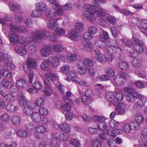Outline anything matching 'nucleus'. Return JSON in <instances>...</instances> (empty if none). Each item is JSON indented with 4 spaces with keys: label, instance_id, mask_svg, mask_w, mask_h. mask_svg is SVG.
<instances>
[{
    "label": "nucleus",
    "instance_id": "f704fd0d",
    "mask_svg": "<svg viewBox=\"0 0 147 147\" xmlns=\"http://www.w3.org/2000/svg\"><path fill=\"white\" fill-rule=\"evenodd\" d=\"M94 12L97 16L100 17L105 16L107 14V11L102 8L97 9L96 10L94 9Z\"/></svg>",
    "mask_w": 147,
    "mask_h": 147
},
{
    "label": "nucleus",
    "instance_id": "0eeeda50",
    "mask_svg": "<svg viewBox=\"0 0 147 147\" xmlns=\"http://www.w3.org/2000/svg\"><path fill=\"white\" fill-rule=\"evenodd\" d=\"M94 92L91 89L88 88L84 92V95L82 96L81 99L86 105H89L93 100Z\"/></svg>",
    "mask_w": 147,
    "mask_h": 147
},
{
    "label": "nucleus",
    "instance_id": "a19ab883",
    "mask_svg": "<svg viewBox=\"0 0 147 147\" xmlns=\"http://www.w3.org/2000/svg\"><path fill=\"white\" fill-rule=\"evenodd\" d=\"M0 118L1 121L5 123L9 122L10 119L9 115L6 113H2L1 115Z\"/></svg>",
    "mask_w": 147,
    "mask_h": 147
},
{
    "label": "nucleus",
    "instance_id": "37998d69",
    "mask_svg": "<svg viewBox=\"0 0 147 147\" xmlns=\"http://www.w3.org/2000/svg\"><path fill=\"white\" fill-rule=\"evenodd\" d=\"M129 123L132 130H136L139 129L140 126L139 123L135 121H132Z\"/></svg>",
    "mask_w": 147,
    "mask_h": 147
},
{
    "label": "nucleus",
    "instance_id": "f8f14e48",
    "mask_svg": "<svg viewBox=\"0 0 147 147\" xmlns=\"http://www.w3.org/2000/svg\"><path fill=\"white\" fill-rule=\"evenodd\" d=\"M0 94L8 102H13L16 100V98L11 93H7L4 90H0Z\"/></svg>",
    "mask_w": 147,
    "mask_h": 147
},
{
    "label": "nucleus",
    "instance_id": "cd10ccee",
    "mask_svg": "<svg viewBox=\"0 0 147 147\" xmlns=\"http://www.w3.org/2000/svg\"><path fill=\"white\" fill-rule=\"evenodd\" d=\"M96 61L88 58L84 59L81 63L87 67L88 66H92L95 64Z\"/></svg>",
    "mask_w": 147,
    "mask_h": 147
},
{
    "label": "nucleus",
    "instance_id": "4d7b16f0",
    "mask_svg": "<svg viewBox=\"0 0 147 147\" xmlns=\"http://www.w3.org/2000/svg\"><path fill=\"white\" fill-rule=\"evenodd\" d=\"M120 69L123 70H127L128 67V63L125 61H121L118 64Z\"/></svg>",
    "mask_w": 147,
    "mask_h": 147
},
{
    "label": "nucleus",
    "instance_id": "338daca9",
    "mask_svg": "<svg viewBox=\"0 0 147 147\" xmlns=\"http://www.w3.org/2000/svg\"><path fill=\"white\" fill-rule=\"evenodd\" d=\"M71 105L68 103L63 105L61 106V109L63 113H64L65 111L67 112L69 111L71 109Z\"/></svg>",
    "mask_w": 147,
    "mask_h": 147
},
{
    "label": "nucleus",
    "instance_id": "e433bc0d",
    "mask_svg": "<svg viewBox=\"0 0 147 147\" xmlns=\"http://www.w3.org/2000/svg\"><path fill=\"white\" fill-rule=\"evenodd\" d=\"M18 102L19 105L23 107H25L28 103L26 98L24 96H21L19 97L18 98Z\"/></svg>",
    "mask_w": 147,
    "mask_h": 147
},
{
    "label": "nucleus",
    "instance_id": "58836bf2",
    "mask_svg": "<svg viewBox=\"0 0 147 147\" xmlns=\"http://www.w3.org/2000/svg\"><path fill=\"white\" fill-rule=\"evenodd\" d=\"M92 147H101V143L100 140L97 138H94L91 141Z\"/></svg>",
    "mask_w": 147,
    "mask_h": 147
},
{
    "label": "nucleus",
    "instance_id": "f03ea898",
    "mask_svg": "<svg viewBox=\"0 0 147 147\" xmlns=\"http://www.w3.org/2000/svg\"><path fill=\"white\" fill-rule=\"evenodd\" d=\"M116 43L114 45L112 44L111 42L110 41L100 40L95 42V44L96 46L101 48H105L106 46L107 52L110 55H113L115 53H119L122 51L120 46L119 45L117 41H115Z\"/></svg>",
    "mask_w": 147,
    "mask_h": 147
},
{
    "label": "nucleus",
    "instance_id": "3c124183",
    "mask_svg": "<svg viewBox=\"0 0 147 147\" xmlns=\"http://www.w3.org/2000/svg\"><path fill=\"white\" fill-rule=\"evenodd\" d=\"M31 35L32 37H29L26 38V39L27 41H28L29 42H32L33 41L38 42L36 41V38L37 36H38L36 33V30H35L34 32L32 33Z\"/></svg>",
    "mask_w": 147,
    "mask_h": 147
},
{
    "label": "nucleus",
    "instance_id": "bf43d9fd",
    "mask_svg": "<svg viewBox=\"0 0 147 147\" xmlns=\"http://www.w3.org/2000/svg\"><path fill=\"white\" fill-rule=\"evenodd\" d=\"M68 134L66 133H60L59 134V138L61 141H65L68 140Z\"/></svg>",
    "mask_w": 147,
    "mask_h": 147
},
{
    "label": "nucleus",
    "instance_id": "4c0bfd02",
    "mask_svg": "<svg viewBox=\"0 0 147 147\" xmlns=\"http://www.w3.org/2000/svg\"><path fill=\"white\" fill-rule=\"evenodd\" d=\"M16 133L19 137L22 138L28 137L29 134L28 132L26 130L24 129L18 130Z\"/></svg>",
    "mask_w": 147,
    "mask_h": 147
},
{
    "label": "nucleus",
    "instance_id": "13d9d810",
    "mask_svg": "<svg viewBox=\"0 0 147 147\" xmlns=\"http://www.w3.org/2000/svg\"><path fill=\"white\" fill-rule=\"evenodd\" d=\"M124 95L123 93H117L115 95V100L114 102H120V101H122L124 98Z\"/></svg>",
    "mask_w": 147,
    "mask_h": 147
},
{
    "label": "nucleus",
    "instance_id": "6e6552de",
    "mask_svg": "<svg viewBox=\"0 0 147 147\" xmlns=\"http://www.w3.org/2000/svg\"><path fill=\"white\" fill-rule=\"evenodd\" d=\"M124 91L126 92V99L128 102H134L136 100L139 94L134 91H131V88L125 87L123 88Z\"/></svg>",
    "mask_w": 147,
    "mask_h": 147
},
{
    "label": "nucleus",
    "instance_id": "393cba45",
    "mask_svg": "<svg viewBox=\"0 0 147 147\" xmlns=\"http://www.w3.org/2000/svg\"><path fill=\"white\" fill-rule=\"evenodd\" d=\"M51 48L55 53L61 52L65 50V48L62 45L56 44L53 45Z\"/></svg>",
    "mask_w": 147,
    "mask_h": 147
},
{
    "label": "nucleus",
    "instance_id": "6e6d98bb",
    "mask_svg": "<svg viewBox=\"0 0 147 147\" xmlns=\"http://www.w3.org/2000/svg\"><path fill=\"white\" fill-rule=\"evenodd\" d=\"M106 73L107 76L110 78L113 77L115 75L114 69L111 68H107L106 70Z\"/></svg>",
    "mask_w": 147,
    "mask_h": 147
},
{
    "label": "nucleus",
    "instance_id": "052dcab7",
    "mask_svg": "<svg viewBox=\"0 0 147 147\" xmlns=\"http://www.w3.org/2000/svg\"><path fill=\"white\" fill-rule=\"evenodd\" d=\"M70 143L74 147H80V145L79 141L75 138L71 139L70 141Z\"/></svg>",
    "mask_w": 147,
    "mask_h": 147
},
{
    "label": "nucleus",
    "instance_id": "0e129e2a",
    "mask_svg": "<svg viewBox=\"0 0 147 147\" xmlns=\"http://www.w3.org/2000/svg\"><path fill=\"white\" fill-rule=\"evenodd\" d=\"M2 85L5 88H10L12 86V83L7 80H3L2 82Z\"/></svg>",
    "mask_w": 147,
    "mask_h": 147
},
{
    "label": "nucleus",
    "instance_id": "69168bd1",
    "mask_svg": "<svg viewBox=\"0 0 147 147\" xmlns=\"http://www.w3.org/2000/svg\"><path fill=\"white\" fill-rule=\"evenodd\" d=\"M75 28L76 30L79 32H82L84 30L83 24L81 22H78L76 24Z\"/></svg>",
    "mask_w": 147,
    "mask_h": 147
},
{
    "label": "nucleus",
    "instance_id": "a211bd4d",
    "mask_svg": "<svg viewBox=\"0 0 147 147\" xmlns=\"http://www.w3.org/2000/svg\"><path fill=\"white\" fill-rule=\"evenodd\" d=\"M52 52L49 45H46L43 47L40 50V53L43 57L46 58L49 56Z\"/></svg>",
    "mask_w": 147,
    "mask_h": 147
},
{
    "label": "nucleus",
    "instance_id": "09e8293b",
    "mask_svg": "<svg viewBox=\"0 0 147 147\" xmlns=\"http://www.w3.org/2000/svg\"><path fill=\"white\" fill-rule=\"evenodd\" d=\"M49 67V63L48 61V59H45L41 63L40 67L43 70H47Z\"/></svg>",
    "mask_w": 147,
    "mask_h": 147
},
{
    "label": "nucleus",
    "instance_id": "5fc2aeb1",
    "mask_svg": "<svg viewBox=\"0 0 147 147\" xmlns=\"http://www.w3.org/2000/svg\"><path fill=\"white\" fill-rule=\"evenodd\" d=\"M3 60L6 64L12 61V59L11 56L7 53H4L2 55Z\"/></svg>",
    "mask_w": 147,
    "mask_h": 147
},
{
    "label": "nucleus",
    "instance_id": "8fccbe9b",
    "mask_svg": "<svg viewBox=\"0 0 147 147\" xmlns=\"http://www.w3.org/2000/svg\"><path fill=\"white\" fill-rule=\"evenodd\" d=\"M131 127L129 122L128 123H125L123 125L122 127L123 130L126 133H129L132 130Z\"/></svg>",
    "mask_w": 147,
    "mask_h": 147
},
{
    "label": "nucleus",
    "instance_id": "412c9836",
    "mask_svg": "<svg viewBox=\"0 0 147 147\" xmlns=\"http://www.w3.org/2000/svg\"><path fill=\"white\" fill-rule=\"evenodd\" d=\"M30 117L32 121L35 123H39L41 120V115L38 112H33L31 114Z\"/></svg>",
    "mask_w": 147,
    "mask_h": 147
},
{
    "label": "nucleus",
    "instance_id": "774afa93",
    "mask_svg": "<svg viewBox=\"0 0 147 147\" xmlns=\"http://www.w3.org/2000/svg\"><path fill=\"white\" fill-rule=\"evenodd\" d=\"M76 83L79 84L81 86L87 87L89 86H90V82L85 80H81L80 79L78 80H76Z\"/></svg>",
    "mask_w": 147,
    "mask_h": 147
},
{
    "label": "nucleus",
    "instance_id": "423d86ee",
    "mask_svg": "<svg viewBox=\"0 0 147 147\" xmlns=\"http://www.w3.org/2000/svg\"><path fill=\"white\" fill-rule=\"evenodd\" d=\"M64 12V10L61 6L57 3H55L53 5L50 11L48 10L46 11V14L49 18H53L56 14L62 15Z\"/></svg>",
    "mask_w": 147,
    "mask_h": 147
},
{
    "label": "nucleus",
    "instance_id": "680f3d73",
    "mask_svg": "<svg viewBox=\"0 0 147 147\" xmlns=\"http://www.w3.org/2000/svg\"><path fill=\"white\" fill-rule=\"evenodd\" d=\"M94 58L95 60L97 61H98L100 58L101 57V55L102 53L101 52V51L99 49H96L94 51Z\"/></svg>",
    "mask_w": 147,
    "mask_h": 147
},
{
    "label": "nucleus",
    "instance_id": "6ab92c4d",
    "mask_svg": "<svg viewBox=\"0 0 147 147\" xmlns=\"http://www.w3.org/2000/svg\"><path fill=\"white\" fill-rule=\"evenodd\" d=\"M67 78H65V79L68 81L70 80H72L76 83V80H79L77 72L75 71H70L67 75Z\"/></svg>",
    "mask_w": 147,
    "mask_h": 147
},
{
    "label": "nucleus",
    "instance_id": "2f4dec72",
    "mask_svg": "<svg viewBox=\"0 0 147 147\" xmlns=\"http://www.w3.org/2000/svg\"><path fill=\"white\" fill-rule=\"evenodd\" d=\"M87 68L82 64L79 63L78 64V71L81 75H84L87 73Z\"/></svg>",
    "mask_w": 147,
    "mask_h": 147
},
{
    "label": "nucleus",
    "instance_id": "39448f33",
    "mask_svg": "<svg viewBox=\"0 0 147 147\" xmlns=\"http://www.w3.org/2000/svg\"><path fill=\"white\" fill-rule=\"evenodd\" d=\"M26 65L28 66V67L26 68L25 66H24V69L27 72L28 70L30 71V73L29 74L28 78L29 82L32 83L34 77V73L32 71H30V68H35L36 67L37 65L35 60L33 58L28 57L26 61Z\"/></svg>",
    "mask_w": 147,
    "mask_h": 147
},
{
    "label": "nucleus",
    "instance_id": "49530a36",
    "mask_svg": "<svg viewBox=\"0 0 147 147\" xmlns=\"http://www.w3.org/2000/svg\"><path fill=\"white\" fill-rule=\"evenodd\" d=\"M113 82L116 85L121 86L123 84L124 81L121 76L119 75H117L115 77Z\"/></svg>",
    "mask_w": 147,
    "mask_h": 147
},
{
    "label": "nucleus",
    "instance_id": "c03bdc74",
    "mask_svg": "<svg viewBox=\"0 0 147 147\" xmlns=\"http://www.w3.org/2000/svg\"><path fill=\"white\" fill-rule=\"evenodd\" d=\"M1 74L3 76L7 78H10L11 77V74L10 72L7 69L3 68L1 69L0 71Z\"/></svg>",
    "mask_w": 147,
    "mask_h": 147
},
{
    "label": "nucleus",
    "instance_id": "aec40b11",
    "mask_svg": "<svg viewBox=\"0 0 147 147\" xmlns=\"http://www.w3.org/2000/svg\"><path fill=\"white\" fill-rule=\"evenodd\" d=\"M48 61L50 65L53 67H57L59 65V61L58 58L56 57H50L48 59Z\"/></svg>",
    "mask_w": 147,
    "mask_h": 147
},
{
    "label": "nucleus",
    "instance_id": "72a5a7b5",
    "mask_svg": "<svg viewBox=\"0 0 147 147\" xmlns=\"http://www.w3.org/2000/svg\"><path fill=\"white\" fill-rule=\"evenodd\" d=\"M115 95L113 92H107L106 94V98L109 102H112L114 104L115 100Z\"/></svg>",
    "mask_w": 147,
    "mask_h": 147
},
{
    "label": "nucleus",
    "instance_id": "7c9ffc66",
    "mask_svg": "<svg viewBox=\"0 0 147 147\" xmlns=\"http://www.w3.org/2000/svg\"><path fill=\"white\" fill-rule=\"evenodd\" d=\"M48 142L49 145L52 147H56L58 145L59 142L57 140V136H53L52 138L50 139Z\"/></svg>",
    "mask_w": 147,
    "mask_h": 147
},
{
    "label": "nucleus",
    "instance_id": "603ef678",
    "mask_svg": "<svg viewBox=\"0 0 147 147\" xmlns=\"http://www.w3.org/2000/svg\"><path fill=\"white\" fill-rule=\"evenodd\" d=\"M3 68L7 70H13L16 68V66L12 63V61L3 65Z\"/></svg>",
    "mask_w": 147,
    "mask_h": 147
},
{
    "label": "nucleus",
    "instance_id": "f3484780",
    "mask_svg": "<svg viewBox=\"0 0 147 147\" xmlns=\"http://www.w3.org/2000/svg\"><path fill=\"white\" fill-rule=\"evenodd\" d=\"M123 133V131L120 129H113L112 131L109 130H106V133L108 136L111 138L115 137L117 135Z\"/></svg>",
    "mask_w": 147,
    "mask_h": 147
},
{
    "label": "nucleus",
    "instance_id": "7ed1b4c3",
    "mask_svg": "<svg viewBox=\"0 0 147 147\" xmlns=\"http://www.w3.org/2000/svg\"><path fill=\"white\" fill-rule=\"evenodd\" d=\"M44 81L45 87L43 88V91L45 94L48 96H50L52 93V89L48 84L47 80L50 83H53V81L58 79V76L57 73L55 72H50L48 74L45 73L42 76Z\"/></svg>",
    "mask_w": 147,
    "mask_h": 147
},
{
    "label": "nucleus",
    "instance_id": "bb28decb",
    "mask_svg": "<svg viewBox=\"0 0 147 147\" xmlns=\"http://www.w3.org/2000/svg\"><path fill=\"white\" fill-rule=\"evenodd\" d=\"M37 9L42 14L43 12L46 10V5L42 2L37 3L35 4Z\"/></svg>",
    "mask_w": 147,
    "mask_h": 147
},
{
    "label": "nucleus",
    "instance_id": "a18cd8bd",
    "mask_svg": "<svg viewBox=\"0 0 147 147\" xmlns=\"http://www.w3.org/2000/svg\"><path fill=\"white\" fill-rule=\"evenodd\" d=\"M102 34L100 35L99 36L100 40L101 41L104 40H108L109 38V36L107 32L105 31L103 29H102Z\"/></svg>",
    "mask_w": 147,
    "mask_h": 147
},
{
    "label": "nucleus",
    "instance_id": "1a4fd4ad",
    "mask_svg": "<svg viewBox=\"0 0 147 147\" xmlns=\"http://www.w3.org/2000/svg\"><path fill=\"white\" fill-rule=\"evenodd\" d=\"M47 131V129L45 126L42 125H38L35 128L34 136L37 139L41 140H43L45 137L44 134Z\"/></svg>",
    "mask_w": 147,
    "mask_h": 147
},
{
    "label": "nucleus",
    "instance_id": "4be33fe9",
    "mask_svg": "<svg viewBox=\"0 0 147 147\" xmlns=\"http://www.w3.org/2000/svg\"><path fill=\"white\" fill-rule=\"evenodd\" d=\"M16 84L19 88L23 89H26L28 87V83L23 79L17 80L16 82Z\"/></svg>",
    "mask_w": 147,
    "mask_h": 147
},
{
    "label": "nucleus",
    "instance_id": "e2e57ef3",
    "mask_svg": "<svg viewBox=\"0 0 147 147\" xmlns=\"http://www.w3.org/2000/svg\"><path fill=\"white\" fill-rule=\"evenodd\" d=\"M14 19L17 23H21L23 21V16L20 14L16 13L14 16Z\"/></svg>",
    "mask_w": 147,
    "mask_h": 147
},
{
    "label": "nucleus",
    "instance_id": "4468645a",
    "mask_svg": "<svg viewBox=\"0 0 147 147\" xmlns=\"http://www.w3.org/2000/svg\"><path fill=\"white\" fill-rule=\"evenodd\" d=\"M47 24V27L51 30H55L59 27V24L57 23L58 19L50 18Z\"/></svg>",
    "mask_w": 147,
    "mask_h": 147
},
{
    "label": "nucleus",
    "instance_id": "c85d7f7f",
    "mask_svg": "<svg viewBox=\"0 0 147 147\" xmlns=\"http://www.w3.org/2000/svg\"><path fill=\"white\" fill-rule=\"evenodd\" d=\"M60 129L63 132L68 134L70 131L71 128L69 124L63 122L60 125Z\"/></svg>",
    "mask_w": 147,
    "mask_h": 147
},
{
    "label": "nucleus",
    "instance_id": "79ce46f5",
    "mask_svg": "<svg viewBox=\"0 0 147 147\" xmlns=\"http://www.w3.org/2000/svg\"><path fill=\"white\" fill-rule=\"evenodd\" d=\"M11 120L13 124L16 125H18L21 122L20 116L17 115H14L11 117Z\"/></svg>",
    "mask_w": 147,
    "mask_h": 147
},
{
    "label": "nucleus",
    "instance_id": "f257e3e1",
    "mask_svg": "<svg viewBox=\"0 0 147 147\" xmlns=\"http://www.w3.org/2000/svg\"><path fill=\"white\" fill-rule=\"evenodd\" d=\"M8 27L11 30L8 34V36L9 38L10 42L11 45H14L17 42H19L24 46H26L27 45V42L22 40L20 39V36L13 30L17 32L23 33L26 32L28 30L24 26L19 25H13L12 22L9 24Z\"/></svg>",
    "mask_w": 147,
    "mask_h": 147
},
{
    "label": "nucleus",
    "instance_id": "20e7f679",
    "mask_svg": "<svg viewBox=\"0 0 147 147\" xmlns=\"http://www.w3.org/2000/svg\"><path fill=\"white\" fill-rule=\"evenodd\" d=\"M94 7L93 5L89 3L86 4L84 6V11L83 16L92 22H94L96 20L94 16Z\"/></svg>",
    "mask_w": 147,
    "mask_h": 147
},
{
    "label": "nucleus",
    "instance_id": "a878e982",
    "mask_svg": "<svg viewBox=\"0 0 147 147\" xmlns=\"http://www.w3.org/2000/svg\"><path fill=\"white\" fill-rule=\"evenodd\" d=\"M84 49L88 51H90L94 49L93 45L90 41H84L82 43Z\"/></svg>",
    "mask_w": 147,
    "mask_h": 147
},
{
    "label": "nucleus",
    "instance_id": "b1692460",
    "mask_svg": "<svg viewBox=\"0 0 147 147\" xmlns=\"http://www.w3.org/2000/svg\"><path fill=\"white\" fill-rule=\"evenodd\" d=\"M15 50L18 54L21 56L25 55L27 53L26 49L19 46H16L15 47Z\"/></svg>",
    "mask_w": 147,
    "mask_h": 147
},
{
    "label": "nucleus",
    "instance_id": "2eb2a0df",
    "mask_svg": "<svg viewBox=\"0 0 147 147\" xmlns=\"http://www.w3.org/2000/svg\"><path fill=\"white\" fill-rule=\"evenodd\" d=\"M8 5L10 10L11 11L16 12L20 11L21 10V5L18 2L11 1L9 3Z\"/></svg>",
    "mask_w": 147,
    "mask_h": 147
},
{
    "label": "nucleus",
    "instance_id": "ea45409f",
    "mask_svg": "<svg viewBox=\"0 0 147 147\" xmlns=\"http://www.w3.org/2000/svg\"><path fill=\"white\" fill-rule=\"evenodd\" d=\"M134 119L135 121L141 123H142L144 120V117L142 113H137L135 115Z\"/></svg>",
    "mask_w": 147,
    "mask_h": 147
},
{
    "label": "nucleus",
    "instance_id": "473e14b6",
    "mask_svg": "<svg viewBox=\"0 0 147 147\" xmlns=\"http://www.w3.org/2000/svg\"><path fill=\"white\" fill-rule=\"evenodd\" d=\"M141 139L139 141L140 144L141 143H145L147 142V128L143 129L142 131L141 136Z\"/></svg>",
    "mask_w": 147,
    "mask_h": 147
},
{
    "label": "nucleus",
    "instance_id": "5701e85b",
    "mask_svg": "<svg viewBox=\"0 0 147 147\" xmlns=\"http://www.w3.org/2000/svg\"><path fill=\"white\" fill-rule=\"evenodd\" d=\"M24 107L23 109L24 113L26 115H29L32 113V109L34 108V104L32 103H28Z\"/></svg>",
    "mask_w": 147,
    "mask_h": 147
},
{
    "label": "nucleus",
    "instance_id": "de8ad7c7",
    "mask_svg": "<svg viewBox=\"0 0 147 147\" xmlns=\"http://www.w3.org/2000/svg\"><path fill=\"white\" fill-rule=\"evenodd\" d=\"M107 119L105 117L103 116H100L98 115H94L93 117V119L95 121L100 122H105V120Z\"/></svg>",
    "mask_w": 147,
    "mask_h": 147
},
{
    "label": "nucleus",
    "instance_id": "864d4df0",
    "mask_svg": "<svg viewBox=\"0 0 147 147\" xmlns=\"http://www.w3.org/2000/svg\"><path fill=\"white\" fill-rule=\"evenodd\" d=\"M98 31L97 28L95 26L91 25L88 27V31L92 35L96 34Z\"/></svg>",
    "mask_w": 147,
    "mask_h": 147
},
{
    "label": "nucleus",
    "instance_id": "c9c22d12",
    "mask_svg": "<svg viewBox=\"0 0 147 147\" xmlns=\"http://www.w3.org/2000/svg\"><path fill=\"white\" fill-rule=\"evenodd\" d=\"M67 60L68 63H73L76 60V55L72 53H68L66 55Z\"/></svg>",
    "mask_w": 147,
    "mask_h": 147
},
{
    "label": "nucleus",
    "instance_id": "9d476101",
    "mask_svg": "<svg viewBox=\"0 0 147 147\" xmlns=\"http://www.w3.org/2000/svg\"><path fill=\"white\" fill-rule=\"evenodd\" d=\"M132 38L135 44L133 45L134 50L136 52L141 53L144 51V43L142 41L135 37L133 35Z\"/></svg>",
    "mask_w": 147,
    "mask_h": 147
},
{
    "label": "nucleus",
    "instance_id": "dca6fc26",
    "mask_svg": "<svg viewBox=\"0 0 147 147\" xmlns=\"http://www.w3.org/2000/svg\"><path fill=\"white\" fill-rule=\"evenodd\" d=\"M69 36L71 40L78 41L81 38V36L80 34L78 33L77 30L72 29L69 32Z\"/></svg>",
    "mask_w": 147,
    "mask_h": 147
},
{
    "label": "nucleus",
    "instance_id": "c756f323",
    "mask_svg": "<svg viewBox=\"0 0 147 147\" xmlns=\"http://www.w3.org/2000/svg\"><path fill=\"white\" fill-rule=\"evenodd\" d=\"M19 107L13 104L9 103L5 106V109L7 111L10 112H13L17 111L19 109Z\"/></svg>",
    "mask_w": 147,
    "mask_h": 147
},
{
    "label": "nucleus",
    "instance_id": "9b49d317",
    "mask_svg": "<svg viewBox=\"0 0 147 147\" xmlns=\"http://www.w3.org/2000/svg\"><path fill=\"white\" fill-rule=\"evenodd\" d=\"M137 99L139 100L133 105V108L135 110H137L139 107L144 106L147 101L146 98L140 94H139Z\"/></svg>",
    "mask_w": 147,
    "mask_h": 147
},
{
    "label": "nucleus",
    "instance_id": "ddd939ff",
    "mask_svg": "<svg viewBox=\"0 0 147 147\" xmlns=\"http://www.w3.org/2000/svg\"><path fill=\"white\" fill-rule=\"evenodd\" d=\"M36 33L38 36L36 38V40L38 42H41L44 38H46L49 36V32H45L43 30L39 29L36 30Z\"/></svg>",
    "mask_w": 147,
    "mask_h": 147
}]
</instances>
